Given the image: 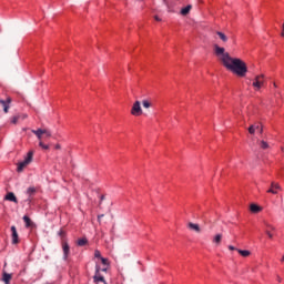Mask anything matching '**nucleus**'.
Masks as SVG:
<instances>
[{
    "mask_svg": "<svg viewBox=\"0 0 284 284\" xmlns=\"http://www.w3.org/2000/svg\"><path fill=\"white\" fill-rule=\"evenodd\" d=\"M131 114L133 116H141L143 114V109H141V101H135L131 109Z\"/></svg>",
    "mask_w": 284,
    "mask_h": 284,
    "instance_id": "39448f33",
    "label": "nucleus"
},
{
    "mask_svg": "<svg viewBox=\"0 0 284 284\" xmlns=\"http://www.w3.org/2000/svg\"><path fill=\"white\" fill-rule=\"evenodd\" d=\"M37 193V189H34V186H30L28 190H27V194L29 195L28 200L29 203L32 202V195Z\"/></svg>",
    "mask_w": 284,
    "mask_h": 284,
    "instance_id": "ddd939ff",
    "label": "nucleus"
},
{
    "mask_svg": "<svg viewBox=\"0 0 284 284\" xmlns=\"http://www.w3.org/2000/svg\"><path fill=\"white\" fill-rule=\"evenodd\" d=\"M282 190L283 187H281V184L272 182L270 189L266 192L267 194H278V192H281Z\"/></svg>",
    "mask_w": 284,
    "mask_h": 284,
    "instance_id": "423d86ee",
    "label": "nucleus"
},
{
    "mask_svg": "<svg viewBox=\"0 0 284 284\" xmlns=\"http://www.w3.org/2000/svg\"><path fill=\"white\" fill-rule=\"evenodd\" d=\"M216 34H217L219 39H221V41H223V43H227V36H225V33H223L221 31H216Z\"/></svg>",
    "mask_w": 284,
    "mask_h": 284,
    "instance_id": "a211bd4d",
    "label": "nucleus"
},
{
    "mask_svg": "<svg viewBox=\"0 0 284 284\" xmlns=\"http://www.w3.org/2000/svg\"><path fill=\"white\" fill-rule=\"evenodd\" d=\"M2 281L4 284H10V281H12V274L4 272L2 274Z\"/></svg>",
    "mask_w": 284,
    "mask_h": 284,
    "instance_id": "dca6fc26",
    "label": "nucleus"
},
{
    "mask_svg": "<svg viewBox=\"0 0 284 284\" xmlns=\"http://www.w3.org/2000/svg\"><path fill=\"white\" fill-rule=\"evenodd\" d=\"M11 236L13 245H17V243H19V233H17V226H11Z\"/></svg>",
    "mask_w": 284,
    "mask_h": 284,
    "instance_id": "9d476101",
    "label": "nucleus"
},
{
    "mask_svg": "<svg viewBox=\"0 0 284 284\" xmlns=\"http://www.w3.org/2000/svg\"><path fill=\"white\" fill-rule=\"evenodd\" d=\"M265 234H267L268 239H274V235L270 230H265Z\"/></svg>",
    "mask_w": 284,
    "mask_h": 284,
    "instance_id": "c756f323",
    "label": "nucleus"
},
{
    "mask_svg": "<svg viewBox=\"0 0 284 284\" xmlns=\"http://www.w3.org/2000/svg\"><path fill=\"white\" fill-rule=\"evenodd\" d=\"M264 83H265V75L264 74L256 75L253 81V88H255V90H261Z\"/></svg>",
    "mask_w": 284,
    "mask_h": 284,
    "instance_id": "20e7f679",
    "label": "nucleus"
},
{
    "mask_svg": "<svg viewBox=\"0 0 284 284\" xmlns=\"http://www.w3.org/2000/svg\"><path fill=\"white\" fill-rule=\"evenodd\" d=\"M31 132L39 140V146L42 150H50V145L43 143V134L45 135V139H50V136H52V132H50V130H48V129H38V130H32Z\"/></svg>",
    "mask_w": 284,
    "mask_h": 284,
    "instance_id": "f03ea898",
    "label": "nucleus"
},
{
    "mask_svg": "<svg viewBox=\"0 0 284 284\" xmlns=\"http://www.w3.org/2000/svg\"><path fill=\"white\" fill-rule=\"evenodd\" d=\"M34 158V151H29L27 156L24 158V161L20 162L18 164V172H23V169L28 168L30 165L32 159Z\"/></svg>",
    "mask_w": 284,
    "mask_h": 284,
    "instance_id": "7ed1b4c3",
    "label": "nucleus"
},
{
    "mask_svg": "<svg viewBox=\"0 0 284 284\" xmlns=\"http://www.w3.org/2000/svg\"><path fill=\"white\" fill-rule=\"evenodd\" d=\"M229 250H231V251L236 250V252H239V248H236V247H234V246H232V245L229 246Z\"/></svg>",
    "mask_w": 284,
    "mask_h": 284,
    "instance_id": "2f4dec72",
    "label": "nucleus"
},
{
    "mask_svg": "<svg viewBox=\"0 0 284 284\" xmlns=\"http://www.w3.org/2000/svg\"><path fill=\"white\" fill-rule=\"evenodd\" d=\"M213 48L215 57H217L226 70H230L237 77H245L247 74V64L243 60L230 57V53L225 52V48L219 44H214Z\"/></svg>",
    "mask_w": 284,
    "mask_h": 284,
    "instance_id": "f257e3e1",
    "label": "nucleus"
},
{
    "mask_svg": "<svg viewBox=\"0 0 284 284\" xmlns=\"http://www.w3.org/2000/svg\"><path fill=\"white\" fill-rule=\"evenodd\" d=\"M58 234L62 239V241H65V231L60 230Z\"/></svg>",
    "mask_w": 284,
    "mask_h": 284,
    "instance_id": "bb28decb",
    "label": "nucleus"
},
{
    "mask_svg": "<svg viewBox=\"0 0 284 284\" xmlns=\"http://www.w3.org/2000/svg\"><path fill=\"white\" fill-rule=\"evenodd\" d=\"M23 221H24L27 227H30V225H32V220H30V217L28 215L23 216Z\"/></svg>",
    "mask_w": 284,
    "mask_h": 284,
    "instance_id": "5701e85b",
    "label": "nucleus"
},
{
    "mask_svg": "<svg viewBox=\"0 0 284 284\" xmlns=\"http://www.w3.org/2000/svg\"><path fill=\"white\" fill-rule=\"evenodd\" d=\"M103 216H104L103 214L99 215L98 221L101 222V219H103Z\"/></svg>",
    "mask_w": 284,
    "mask_h": 284,
    "instance_id": "473e14b6",
    "label": "nucleus"
},
{
    "mask_svg": "<svg viewBox=\"0 0 284 284\" xmlns=\"http://www.w3.org/2000/svg\"><path fill=\"white\" fill-rule=\"evenodd\" d=\"M94 257H95V258H101V251L95 250V251H94Z\"/></svg>",
    "mask_w": 284,
    "mask_h": 284,
    "instance_id": "cd10ccee",
    "label": "nucleus"
},
{
    "mask_svg": "<svg viewBox=\"0 0 284 284\" xmlns=\"http://www.w3.org/2000/svg\"><path fill=\"white\" fill-rule=\"evenodd\" d=\"M257 125H260V128L257 129L260 134H263V124L258 123Z\"/></svg>",
    "mask_w": 284,
    "mask_h": 284,
    "instance_id": "7c9ffc66",
    "label": "nucleus"
},
{
    "mask_svg": "<svg viewBox=\"0 0 284 284\" xmlns=\"http://www.w3.org/2000/svg\"><path fill=\"white\" fill-rule=\"evenodd\" d=\"M274 88H277L276 83H274Z\"/></svg>",
    "mask_w": 284,
    "mask_h": 284,
    "instance_id": "ea45409f",
    "label": "nucleus"
},
{
    "mask_svg": "<svg viewBox=\"0 0 284 284\" xmlns=\"http://www.w3.org/2000/svg\"><path fill=\"white\" fill-rule=\"evenodd\" d=\"M101 272H108V267L102 268Z\"/></svg>",
    "mask_w": 284,
    "mask_h": 284,
    "instance_id": "e433bc0d",
    "label": "nucleus"
},
{
    "mask_svg": "<svg viewBox=\"0 0 284 284\" xmlns=\"http://www.w3.org/2000/svg\"><path fill=\"white\" fill-rule=\"evenodd\" d=\"M190 10H192V4H187L186 7L182 8L180 14H182V17H187V14H190Z\"/></svg>",
    "mask_w": 284,
    "mask_h": 284,
    "instance_id": "4468645a",
    "label": "nucleus"
},
{
    "mask_svg": "<svg viewBox=\"0 0 284 284\" xmlns=\"http://www.w3.org/2000/svg\"><path fill=\"white\" fill-rule=\"evenodd\" d=\"M100 201H105V195H101Z\"/></svg>",
    "mask_w": 284,
    "mask_h": 284,
    "instance_id": "f704fd0d",
    "label": "nucleus"
},
{
    "mask_svg": "<svg viewBox=\"0 0 284 284\" xmlns=\"http://www.w3.org/2000/svg\"><path fill=\"white\" fill-rule=\"evenodd\" d=\"M258 128H261V125L260 124H251L250 126H248V133L250 134H252V135H254V134H256V130H258Z\"/></svg>",
    "mask_w": 284,
    "mask_h": 284,
    "instance_id": "f3484780",
    "label": "nucleus"
},
{
    "mask_svg": "<svg viewBox=\"0 0 284 284\" xmlns=\"http://www.w3.org/2000/svg\"><path fill=\"white\" fill-rule=\"evenodd\" d=\"M55 150H61V144H57Z\"/></svg>",
    "mask_w": 284,
    "mask_h": 284,
    "instance_id": "72a5a7b5",
    "label": "nucleus"
},
{
    "mask_svg": "<svg viewBox=\"0 0 284 284\" xmlns=\"http://www.w3.org/2000/svg\"><path fill=\"white\" fill-rule=\"evenodd\" d=\"M142 105L145 109L152 108V103L149 100H143L142 101Z\"/></svg>",
    "mask_w": 284,
    "mask_h": 284,
    "instance_id": "b1692460",
    "label": "nucleus"
},
{
    "mask_svg": "<svg viewBox=\"0 0 284 284\" xmlns=\"http://www.w3.org/2000/svg\"><path fill=\"white\" fill-rule=\"evenodd\" d=\"M266 230L274 232L276 229L272 224H266Z\"/></svg>",
    "mask_w": 284,
    "mask_h": 284,
    "instance_id": "c85d7f7f",
    "label": "nucleus"
},
{
    "mask_svg": "<svg viewBox=\"0 0 284 284\" xmlns=\"http://www.w3.org/2000/svg\"><path fill=\"white\" fill-rule=\"evenodd\" d=\"M101 268L99 266H97L95 268V275L93 276L94 283H102V284H108L105 282V277H103V275H101Z\"/></svg>",
    "mask_w": 284,
    "mask_h": 284,
    "instance_id": "0eeeda50",
    "label": "nucleus"
},
{
    "mask_svg": "<svg viewBox=\"0 0 284 284\" xmlns=\"http://www.w3.org/2000/svg\"><path fill=\"white\" fill-rule=\"evenodd\" d=\"M239 254H241V256H243L244 258H247V256H250V254H252L250 251L247 250H237Z\"/></svg>",
    "mask_w": 284,
    "mask_h": 284,
    "instance_id": "aec40b11",
    "label": "nucleus"
},
{
    "mask_svg": "<svg viewBox=\"0 0 284 284\" xmlns=\"http://www.w3.org/2000/svg\"><path fill=\"white\" fill-rule=\"evenodd\" d=\"M163 3H165V6H168V0H163Z\"/></svg>",
    "mask_w": 284,
    "mask_h": 284,
    "instance_id": "4c0bfd02",
    "label": "nucleus"
},
{
    "mask_svg": "<svg viewBox=\"0 0 284 284\" xmlns=\"http://www.w3.org/2000/svg\"><path fill=\"white\" fill-rule=\"evenodd\" d=\"M10 103H12V98L8 97L6 100H0V105L3 108L4 114L10 111Z\"/></svg>",
    "mask_w": 284,
    "mask_h": 284,
    "instance_id": "6e6552de",
    "label": "nucleus"
},
{
    "mask_svg": "<svg viewBox=\"0 0 284 284\" xmlns=\"http://www.w3.org/2000/svg\"><path fill=\"white\" fill-rule=\"evenodd\" d=\"M4 199L6 201H10L11 203H19V200H17V195H14V193L12 192H9Z\"/></svg>",
    "mask_w": 284,
    "mask_h": 284,
    "instance_id": "9b49d317",
    "label": "nucleus"
},
{
    "mask_svg": "<svg viewBox=\"0 0 284 284\" xmlns=\"http://www.w3.org/2000/svg\"><path fill=\"white\" fill-rule=\"evenodd\" d=\"M277 281L281 283V278L277 276Z\"/></svg>",
    "mask_w": 284,
    "mask_h": 284,
    "instance_id": "58836bf2",
    "label": "nucleus"
},
{
    "mask_svg": "<svg viewBox=\"0 0 284 284\" xmlns=\"http://www.w3.org/2000/svg\"><path fill=\"white\" fill-rule=\"evenodd\" d=\"M189 230H193V232H196L197 234H201V226L199 224H194L190 222L187 224Z\"/></svg>",
    "mask_w": 284,
    "mask_h": 284,
    "instance_id": "f8f14e48",
    "label": "nucleus"
},
{
    "mask_svg": "<svg viewBox=\"0 0 284 284\" xmlns=\"http://www.w3.org/2000/svg\"><path fill=\"white\" fill-rule=\"evenodd\" d=\"M78 245L80 247H83V245H88V239L83 237V239L78 240Z\"/></svg>",
    "mask_w": 284,
    "mask_h": 284,
    "instance_id": "4be33fe9",
    "label": "nucleus"
},
{
    "mask_svg": "<svg viewBox=\"0 0 284 284\" xmlns=\"http://www.w3.org/2000/svg\"><path fill=\"white\" fill-rule=\"evenodd\" d=\"M282 262H284V255H283V257H282Z\"/></svg>",
    "mask_w": 284,
    "mask_h": 284,
    "instance_id": "a19ab883",
    "label": "nucleus"
},
{
    "mask_svg": "<svg viewBox=\"0 0 284 284\" xmlns=\"http://www.w3.org/2000/svg\"><path fill=\"white\" fill-rule=\"evenodd\" d=\"M250 210L253 214H258V212L263 211V207L258 206L257 204H251Z\"/></svg>",
    "mask_w": 284,
    "mask_h": 284,
    "instance_id": "2eb2a0df",
    "label": "nucleus"
},
{
    "mask_svg": "<svg viewBox=\"0 0 284 284\" xmlns=\"http://www.w3.org/2000/svg\"><path fill=\"white\" fill-rule=\"evenodd\" d=\"M62 252L64 261H68V257L70 256V244H68L67 240L62 241Z\"/></svg>",
    "mask_w": 284,
    "mask_h": 284,
    "instance_id": "1a4fd4ad",
    "label": "nucleus"
},
{
    "mask_svg": "<svg viewBox=\"0 0 284 284\" xmlns=\"http://www.w3.org/2000/svg\"><path fill=\"white\" fill-rule=\"evenodd\" d=\"M155 21H161V18H159V16L154 17Z\"/></svg>",
    "mask_w": 284,
    "mask_h": 284,
    "instance_id": "c9c22d12",
    "label": "nucleus"
},
{
    "mask_svg": "<svg viewBox=\"0 0 284 284\" xmlns=\"http://www.w3.org/2000/svg\"><path fill=\"white\" fill-rule=\"evenodd\" d=\"M100 261H101L102 265H105V266L110 265V262L105 257H100Z\"/></svg>",
    "mask_w": 284,
    "mask_h": 284,
    "instance_id": "a878e982",
    "label": "nucleus"
},
{
    "mask_svg": "<svg viewBox=\"0 0 284 284\" xmlns=\"http://www.w3.org/2000/svg\"><path fill=\"white\" fill-rule=\"evenodd\" d=\"M223 239L222 234H216L213 239V243H215L216 245H221V241Z\"/></svg>",
    "mask_w": 284,
    "mask_h": 284,
    "instance_id": "6ab92c4d",
    "label": "nucleus"
},
{
    "mask_svg": "<svg viewBox=\"0 0 284 284\" xmlns=\"http://www.w3.org/2000/svg\"><path fill=\"white\" fill-rule=\"evenodd\" d=\"M260 146L262 150H267L270 148V144L265 140H262L260 141Z\"/></svg>",
    "mask_w": 284,
    "mask_h": 284,
    "instance_id": "412c9836",
    "label": "nucleus"
},
{
    "mask_svg": "<svg viewBox=\"0 0 284 284\" xmlns=\"http://www.w3.org/2000/svg\"><path fill=\"white\" fill-rule=\"evenodd\" d=\"M19 119H21L20 115H14V116H12V118H11V123H12L13 125H17V123H19Z\"/></svg>",
    "mask_w": 284,
    "mask_h": 284,
    "instance_id": "393cba45",
    "label": "nucleus"
}]
</instances>
